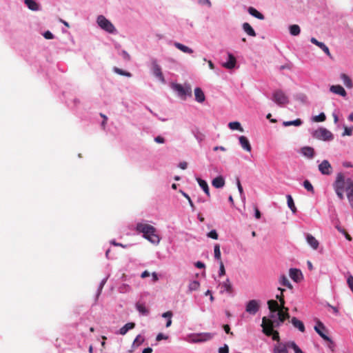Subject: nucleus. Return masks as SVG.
I'll list each match as a JSON object with an SVG mask.
<instances>
[{
  "mask_svg": "<svg viewBox=\"0 0 353 353\" xmlns=\"http://www.w3.org/2000/svg\"><path fill=\"white\" fill-rule=\"evenodd\" d=\"M347 285H348L349 288H350V290L353 292V276L350 275L347 277Z\"/></svg>",
  "mask_w": 353,
  "mask_h": 353,
  "instance_id": "8fccbe9b",
  "label": "nucleus"
},
{
  "mask_svg": "<svg viewBox=\"0 0 353 353\" xmlns=\"http://www.w3.org/2000/svg\"><path fill=\"white\" fill-rule=\"evenodd\" d=\"M237 187H238V190L239 191L240 194L241 196L243 195V190L242 185L241 184V182L239 179L237 180Z\"/></svg>",
  "mask_w": 353,
  "mask_h": 353,
  "instance_id": "e2e57ef3",
  "label": "nucleus"
},
{
  "mask_svg": "<svg viewBox=\"0 0 353 353\" xmlns=\"http://www.w3.org/2000/svg\"><path fill=\"white\" fill-rule=\"evenodd\" d=\"M130 286L125 284H123L122 286L119 288V290L121 292H126L130 290Z\"/></svg>",
  "mask_w": 353,
  "mask_h": 353,
  "instance_id": "13d9d810",
  "label": "nucleus"
},
{
  "mask_svg": "<svg viewBox=\"0 0 353 353\" xmlns=\"http://www.w3.org/2000/svg\"><path fill=\"white\" fill-rule=\"evenodd\" d=\"M114 70L119 74L126 76V77H131V74L128 72L123 71L121 69H119L118 68H114Z\"/></svg>",
  "mask_w": 353,
  "mask_h": 353,
  "instance_id": "09e8293b",
  "label": "nucleus"
},
{
  "mask_svg": "<svg viewBox=\"0 0 353 353\" xmlns=\"http://www.w3.org/2000/svg\"><path fill=\"white\" fill-rule=\"evenodd\" d=\"M243 30L249 35L251 37H255L256 32L252 28V27L250 25V23L245 22L243 23L242 26Z\"/></svg>",
  "mask_w": 353,
  "mask_h": 353,
  "instance_id": "393cba45",
  "label": "nucleus"
},
{
  "mask_svg": "<svg viewBox=\"0 0 353 353\" xmlns=\"http://www.w3.org/2000/svg\"><path fill=\"white\" fill-rule=\"evenodd\" d=\"M144 342V338L139 334L133 341L132 347L137 348Z\"/></svg>",
  "mask_w": 353,
  "mask_h": 353,
  "instance_id": "58836bf2",
  "label": "nucleus"
},
{
  "mask_svg": "<svg viewBox=\"0 0 353 353\" xmlns=\"http://www.w3.org/2000/svg\"><path fill=\"white\" fill-rule=\"evenodd\" d=\"M279 301V303H280V305H279L280 309L287 308L286 307H285V300H284V298H281V299Z\"/></svg>",
  "mask_w": 353,
  "mask_h": 353,
  "instance_id": "338daca9",
  "label": "nucleus"
},
{
  "mask_svg": "<svg viewBox=\"0 0 353 353\" xmlns=\"http://www.w3.org/2000/svg\"><path fill=\"white\" fill-rule=\"evenodd\" d=\"M314 330L321 336L325 341L330 342L333 344L332 340L327 335L328 331L323 323L318 320L316 324L314 326Z\"/></svg>",
  "mask_w": 353,
  "mask_h": 353,
  "instance_id": "423d86ee",
  "label": "nucleus"
},
{
  "mask_svg": "<svg viewBox=\"0 0 353 353\" xmlns=\"http://www.w3.org/2000/svg\"><path fill=\"white\" fill-rule=\"evenodd\" d=\"M152 72H153V74L156 77H157L159 79V81H161L162 83H165V79H164L163 74L161 72V68L158 65V63L156 61H154L152 62Z\"/></svg>",
  "mask_w": 353,
  "mask_h": 353,
  "instance_id": "ddd939ff",
  "label": "nucleus"
},
{
  "mask_svg": "<svg viewBox=\"0 0 353 353\" xmlns=\"http://www.w3.org/2000/svg\"><path fill=\"white\" fill-rule=\"evenodd\" d=\"M290 278L295 282H299L303 279V274L300 270L291 268L289 271Z\"/></svg>",
  "mask_w": 353,
  "mask_h": 353,
  "instance_id": "4468645a",
  "label": "nucleus"
},
{
  "mask_svg": "<svg viewBox=\"0 0 353 353\" xmlns=\"http://www.w3.org/2000/svg\"><path fill=\"white\" fill-rule=\"evenodd\" d=\"M288 206L292 210L293 213L296 212V208L294 205V200L291 195H287Z\"/></svg>",
  "mask_w": 353,
  "mask_h": 353,
  "instance_id": "f704fd0d",
  "label": "nucleus"
},
{
  "mask_svg": "<svg viewBox=\"0 0 353 353\" xmlns=\"http://www.w3.org/2000/svg\"><path fill=\"white\" fill-rule=\"evenodd\" d=\"M239 139L241 147L245 150L250 152L252 150V147L248 138L245 136H241Z\"/></svg>",
  "mask_w": 353,
  "mask_h": 353,
  "instance_id": "a211bd4d",
  "label": "nucleus"
},
{
  "mask_svg": "<svg viewBox=\"0 0 353 353\" xmlns=\"http://www.w3.org/2000/svg\"><path fill=\"white\" fill-rule=\"evenodd\" d=\"M248 12L253 17L259 19H261V20H263L264 19V16L263 14H261V12H259L258 10H256L253 7H249L248 9Z\"/></svg>",
  "mask_w": 353,
  "mask_h": 353,
  "instance_id": "bb28decb",
  "label": "nucleus"
},
{
  "mask_svg": "<svg viewBox=\"0 0 353 353\" xmlns=\"http://www.w3.org/2000/svg\"><path fill=\"white\" fill-rule=\"evenodd\" d=\"M341 79L343 81L344 85L348 88H352L353 85L350 78L345 74L343 73L341 74Z\"/></svg>",
  "mask_w": 353,
  "mask_h": 353,
  "instance_id": "473e14b6",
  "label": "nucleus"
},
{
  "mask_svg": "<svg viewBox=\"0 0 353 353\" xmlns=\"http://www.w3.org/2000/svg\"><path fill=\"white\" fill-rule=\"evenodd\" d=\"M312 119L314 122H323L325 121L326 117L323 112H321L319 115L314 117Z\"/></svg>",
  "mask_w": 353,
  "mask_h": 353,
  "instance_id": "79ce46f5",
  "label": "nucleus"
},
{
  "mask_svg": "<svg viewBox=\"0 0 353 353\" xmlns=\"http://www.w3.org/2000/svg\"><path fill=\"white\" fill-rule=\"evenodd\" d=\"M288 310V308H285L280 309L278 311L279 320L281 323H283L286 319H288L290 318Z\"/></svg>",
  "mask_w": 353,
  "mask_h": 353,
  "instance_id": "4be33fe9",
  "label": "nucleus"
},
{
  "mask_svg": "<svg viewBox=\"0 0 353 353\" xmlns=\"http://www.w3.org/2000/svg\"><path fill=\"white\" fill-rule=\"evenodd\" d=\"M208 236L209 238L213 239H218V234L216 230H211L208 234Z\"/></svg>",
  "mask_w": 353,
  "mask_h": 353,
  "instance_id": "3c124183",
  "label": "nucleus"
},
{
  "mask_svg": "<svg viewBox=\"0 0 353 353\" xmlns=\"http://www.w3.org/2000/svg\"><path fill=\"white\" fill-rule=\"evenodd\" d=\"M352 130H353V128H347V127H345L344 128V132L343 133V136H351L352 134Z\"/></svg>",
  "mask_w": 353,
  "mask_h": 353,
  "instance_id": "603ef678",
  "label": "nucleus"
},
{
  "mask_svg": "<svg viewBox=\"0 0 353 353\" xmlns=\"http://www.w3.org/2000/svg\"><path fill=\"white\" fill-rule=\"evenodd\" d=\"M212 185L216 188H221L225 185V180L223 176H219L212 181Z\"/></svg>",
  "mask_w": 353,
  "mask_h": 353,
  "instance_id": "b1692460",
  "label": "nucleus"
},
{
  "mask_svg": "<svg viewBox=\"0 0 353 353\" xmlns=\"http://www.w3.org/2000/svg\"><path fill=\"white\" fill-rule=\"evenodd\" d=\"M336 192V194H337L338 197L341 199V200H343V198H344V196H343V190H335Z\"/></svg>",
  "mask_w": 353,
  "mask_h": 353,
  "instance_id": "0e129e2a",
  "label": "nucleus"
},
{
  "mask_svg": "<svg viewBox=\"0 0 353 353\" xmlns=\"http://www.w3.org/2000/svg\"><path fill=\"white\" fill-rule=\"evenodd\" d=\"M162 316L164 317V318H167V319L172 318V312L171 311H168L166 312H164L162 314Z\"/></svg>",
  "mask_w": 353,
  "mask_h": 353,
  "instance_id": "69168bd1",
  "label": "nucleus"
},
{
  "mask_svg": "<svg viewBox=\"0 0 353 353\" xmlns=\"http://www.w3.org/2000/svg\"><path fill=\"white\" fill-rule=\"evenodd\" d=\"M303 186L304 188L308 191V192H310L312 193H314V188L312 185V183L308 181V180H305L303 182Z\"/></svg>",
  "mask_w": 353,
  "mask_h": 353,
  "instance_id": "37998d69",
  "label": "nucleus"
},
{
  "mask_svg": "<svg viewBox=\"0 0 353 353\" xmlns=\"http://www.w3.org/2000/svg\"><path fill=\"white\" fill-rule=\"evenodd\" d=\"M330 90L332 92L339 94L342 97H345L347 94L345 89L340 85H332Z\"/></svg>",
  "mask_w": 353,
  "mask_h": 353,
  "instance_id": "6ab92c4d",
  "label": "nucleus"
},
{
  "mask_svg": "<svg viewBox=\"0 0 353 353\" xmlns=\"http://www.w3.org/2000/svg\"><path fill=\"white\" fill-rule=\"evenodd\" d=\"M134 327V323H128L120 329L119 333L121 335H125L128 330L133 329Z\"/></svg>",
  "mask_w": 353,
  "mask_h": 353,
  "instance_id": "2f4dec72",
  "label": "nucleus"
},
{
  "mask_svg": "<svg viewBox=\"0 0 353 353\" xmlns=\"http://www.w3.org/2000/svg\"><path fill=\"white\" fill-rule=\"evenodd\" d=\"M259 303L256 300L249 301L246 305L245 310L250 314H255L259 310Z\"/></svg>",
  "mask_w": 353,
  "mask_h": 353,
  "instance_id": "9b49d317",
  "label": "nucleus"
},
{
  "mask_svg": "<svg viewBox=\"0 0 353 353\" xmlns=\"http://www.w3.org/2000/svg\"><path fill=\"white\" fill-rule=\"evenodd\" d=\"M223 327L224 331L227 334L233 335V332L230 331V327L229 325H228V324L223 325Z\"/></svg>",
  "mask_w": 353,
  "mask_h": 353,
  "instance_id": "bf43d9fd",
  "label": "nucleus"
},
{
  "mask_svg": "<svg viewBox=\"0 0 353 353\" xmlns=\"http://www.w3.org/2000/svg\"><path fill=\"white\" fill-rule=\"evenodd\" d=\"M261 327H263V332L268 336H270L274 332L272 321L265 316L262 319Z\"/></svg>",
  "mask_w": 353,
  "mask_h": 353,
  "instance_id": "6e6552de",
  "label": "nucleus"
},
{
  "mask_svg": "<svg viewBox=\"0 0 353 353\" xmlns=\"http://www.w3.org/2000/svg\"><path fill=\"white\" fill-rule=\"evenodd\" d=\"M180 192L182 194V195H183L185 199H187L188 202H189V204H190V207H191V208H192V211H194V210H195V206H194V203H193L192 201L191 200L190 197L189 196V195H188L187 193H185V192H184L183 191H182V190H180Z\"/></svg>",
  "mask_w": 353,
  "mask_h": 353,
  "instance_id": "a18cd8bd",
  "label": "nucleus"
},
{
  "mask_svg": "<svg viewBox=\"0 0 353 353\" xmlns=\"http://www.w3.org/2000/svg\"><path fill=\"white\" fill-rule=\"evenodd\" d=\"M136 308L142 315H148L149 314V310L146 308L143 303L139 302L137 303Z\"/></svg>",
  "mask_w": 353,
  "mask_h": 353,
  "instance_id": "7c9ffc66",
  "label": "nucleus"
},
{
  "mask_svg": "<svg viewBox=\"0 0 353 353\" xmlns=\"http://www.w3.org/2000/svg\"><path fill=\"white\" fill-rule=\"evenodd\" d=\"M338 230H339L341 232H342V233H343V234H345V238H346L348 241H352V237H351V236H350V234H348V233H347L345 230H341V229H339V228H338Z\"/></svg>",
  "mask_w": 353,
  "mask_h": 353,
  "instance_id": "052dcab7",
  "label": "nucleus"
},
{
  "mask_svg": "<svg viewBox=\"0 0 353 353\" xmlns=\"http://www.w3.org/2000/svg\"><path fill=\"white\" fill-rule=\"evenodd\" d=\"M254 212H255V214H254L255 218L256 219H259L261 218V214L259 208H257L256 205H255L254 207Z\"/></svg>",
  "mask_w": 353,
  "mask_h": 353,
  "instance_id": "4d7b16f0",
  "label": "nucleus"
},
{
  "mask_svg": "<svg viewBox=\"0 0 353 353\" xmlns=\"http://www.w3.org/2000/svg\"><path fill=\"white\" fill-rule=\"evenodd\" d=\"M197 182H198L199 185H200V187L203 189L204 192L208 196H210V194L209 187H208V185L207 182L205 181L200 179V178L197 179Z\"/></svg>",
  "mask_w": 353,
  "mask_h": 353,
  "instance_id": "c85d7f7f",
  "label": "nucleus"
},
{
  "mask_svg": "<svg viewBox=\"0 0 353 353\" xmlns=\"http://www.w3.org/2000/svg\"><path fill=\"white\" fill-rule=\"evenodd\" d=\"M229 347L227 345H224L223 347H221L219 349V353H228Z\"/></svg>",
  "mask_w": 353,
  "mask_h": 353,
  "instance_id": "6e6d98bb",
  "label": "nucleus"
},
{
  "mask_svg": "<svg viewBox=\"0 0 353 353\" xmlns=\"http://www.w3.org/2000/svg\"><path fill=\"white\" fill-rule=\"evenodd\" d=\"M168 339V336H164L162 333H159L157 336V341H159L162 339Z\"/></svg>",
  "mask_w": 353,
  "mask_h": 353,
  "instance_id": "774afa93",
  "label": "nucleus"
},
{
  "mask_svg": "<svg viewBox=\"0 0 353 353\" xmlns=\"http://www.w3.org/2000/svg\"><path fill=\"white\" fill-rule=\"evenodd\" d=\"M306 240H307V243L314 249V250H316L318 248H319V241L316 239V238L314 236H313L312 234H307L306 235Z\"/></svg>",
  "mask_w": 353,
  "mask_h": 353,
  "instance_id": "aec40b11",
  "label": "nucleus"
},
{
  "mask_svg": "<svg viewBox=\"0 0 353 353\" xmlns=\"http://www.w3.org/2000/svg\"><path fill=\"white\" fill-rule=\"evenodd\" d=\"M272 100L279 106H284L289 103L288 97L281 90L273 92Z\"/></svg>",
  "mask_w": 353,
  "mask_h": 353,
  "instance_id": "39448f33",
  "label": "nucleus"
},
{
  "mask_svg": "<svg viewBox=\"0 0 353 353\" xmlns=\"http://www.w3.org/2000/svg\"><path fill=\"white\" fill-rule=\"evenodd\" d=\"M283 124L284 126H290V125L299 126L302 124V121L300 119H297L294 121H284Z\"/></svg>",
  "mask_w": 353,
  "mask_h": 353,
  "instance_id": "ea45409f",
  "label": "nucleus"
},
{
  "mask_svg": "<svg viewBox=\"0 0 353 353\" xmlns=\"http://www.w3.org/2000/svg\"><path fill=\"white\" fill-rule=\"evenodd\" d=\"M154 141L158 143H163L165 142L164 138L161 136L155 137Z\"/></svg>",
  "mask_w": 353,
  "mask_h": 353,
  "instance_id": "680f3d73",
  "label": "nucleus"
},
{
  "mask_svg": "<svg viewBox=\"0 0 353 353\" xmlns=\"http://www.w3.org/2000/svg\"><path fill=\"white\" fill-rule=\"evenodd\" d=\"M319 170L322 174L330 175L332 172L331 164L327 160H323L319 165Z\"/></svg>",
  "mask_w": 353,
  "mask_h": 353,
  "instance_id": "f8f14e48",
  "label": "nucleus"
},
{
  "mask_svg": "<svg viewBox=\"0 0 353 353\" xmlns=\"http://www.w3.org/2000/svg\"><path fill=\"white\" fill-rule=\"evenodd\" d=\"M174 46L177 49H179L181 51H182L183 52L188 53V54L193 53V50L192 49L190 48L189 47H188L186 46L183 45L182 43L176 42V43H174Z\"/></svg>",
  "mask_w": 353,
  "mask_h": 353,
  "instance_id": "cd10ccee",
  "label": "nucleus"
},
{
  "mask_svg": "<svg viewBox=\"0 0 353 353\" xmlns=\"http://www.w3.org/2000/svg\"><path fill=\"white\" fill-rule=\"evenodd\" d=\"M228 126L232 130H237L241 132L243 131V129L242 128L241 123L238 121L230 122L229 123Z\"/></svg>",
  "mask_w": 353,
  "mask_h": 353,
  "instance_id": "e433bc0d",
  "label": "nucleus"
},
{
  "mask_svg": "<svg viewBox=\"0 0 353 353\" xmlns=\"http://www.w3.org/2000/svg\"><path fill=\"white\" fill-rule=\"evenodd\" d=\"M200 283L197 281H193L190 283L188 288L190 291H195L199 288Z\"/></svg>",
  "mask_w": 353,
  "mask_h": 353,
  "instance_id": "a19ab883",
  "label": "nucleus"
},
{
  "mask_svg": "<svg viewBox=\"0 0 353 353\" xmlns=\"http://www.w3.org/2000/svg\"><path fill=\"white\" fill-rule=\"evenodd\" d=\"M270 336H272V340L276 341L277 343H283L280 341L279 333L276 330H274Z\"/></svg>",
  "mask_w": 353,
  "mask_h": 353,
  "instance_id": "de8ad7c7",
  "label": "nucleus"
},
{
  "mask_svg": "<svg viewBox=\"0 0 353 353\" xmlns=\"http://www.w3.org/2000/svg\"><path fill=\"white\" fill-rule=\"evenodd\" d=\"M221 288H223L225 291H226L228 293H232V286L228 279H226V281L221 284Z\"/></svg>",
  "mask_w": 353,
  "mask_h": 353,
  "instance_id": "c9c22d12",
  "label": "nucleus"
},
{
  "mask_svg": "<svg viewBox=\"0 0 353 353\" xmlns=\"http://www.w3.org/2000/svg\"><path fill=\"white\" fill-rule=\"evenodd\" d=\"M268 308L272 312H278L280 310L279 305L276 301L270 300L268 301Z\"/></svg>",
  "mask_w": 353,
  "mask_h": 353,
  "instance_id": "a878e982",
  "label": "nucleus"
},
{
  "mask_svg": "<svg viewBox=\"0 0 353 353\" xmlns=\"http://www.w3.org/2000/svg\"><path fill=\"white\" fill-rule=\"evenodd\" d=\"M214 336V334L210 332H202L192 336V341L194 343H202L210 341Z\"/></svg>",
  "mask_w": 353,
  "mask_h": 353,
  "instance_id": "1a4fd4ad",
  "label": "nucleus"
},
{
  "mask_svg": "<svg viewBox=\"0 0 353 353\" xmlns=\"http://www.w3.org/2000/svg\"><path fill=\"white\" fill-rule=\"evenodd\" d=\"M345 185V177L343 173H338L336 181L333 184L334 190H343Z\"/></svg>",
  "mask_w": 353,
  "mask_h": 353,
  "instance_id": "9d476101",
  "label": "nucleus"
},
{
  "mask_svg": "<svg viewBox=\"0 0 353 353\" xmlns=\"http://www.w3.org/2000/svg\"><path fill=\"white\" fill-rule=\"evenodd\" d=\"M136 230L139 233H142L143 236L153 244H159L161 238L157 234V229L148 223H139L137 224Z\"/></svg>",
  "mask_w": 353,
  "mask_h": 353,
  "instance_id": "f257e3e1",
  "label": "nucleus"
},
{
  "mask_svg": "<svg viewBox=\"0 0 353 353\" xmlns=\"http://www.w3.org/2000/svg\"><path fill=\"white\" fill-rule=\"evenodd\" d=\"M98 26L108 33L113 34L116 32L114 26L104 16L99 15L97 20Z\"/></svg>",
  "mask_w": 353,
  "mask_h": 353,
  "instance_id": "7ed1b4c3",
  "label": "nucleus"
},
{
  "mask_svg": "<svg viewBox=\"0 0 353 353\" xmlns=\"http://www.w3.org/2000/svg\"><path fill=\"white\" fill-rule=\"evenodd\" d=\"M291 323L293 325V326L297 328L300 332H305V328L303 323L301 321L299 320L297 318L292 317L291 319Z\"/></svg>",
  "mask_w": 353,
  "mask_h": 353,
  "instance_id": "412c9836",
  "label": "nucleus"
},
{
  "mask_svg": "<svg viewBox=\"0 0 353 353\" xmlns=\"http://www.w3.org/2000/svg\"><path fill=\"white\" fill-rule=\"evenodd\" d=\"M289 29L290 34L293 36H297L300 34L301 29L298 25H292L290 26Z\"/></svg>",
  "mask_w": 353,
  "mask_h": 353,
  "instance_id": "4c0bfd02",
  "label": "nucleus"
},
{
  "mask_svg": "<svg viewBox=\"0 0 353 353\" xmlns=\"http://www.w3.org/2000/svg\"><path fill=\"white\" fill-rule=\"evenodd\" d=\"M236 63V58L232 54H228V61L223 63V66L227 69H232L235 67Z\"/></svg>",
  "mask_w": 353,
  "mask_h": 353,
  "instance_id": "dca6fc26",
  "label": "nucleus"
},
{
  "mask_svg": "<svg viewBox=\"0 0 353 353\" xmlns=\"http://www.w3.org/2000/svg\"><path fill=\"white\" fill-rule=\"evenodd\" d=\"M347 183V197L352 208L353 209V182H352L350 180H348Z\"/></svg>",
  "mask_w": 353,
  "mask_h": 353,
  "instance_id": "2eb2a0df",
  "label": "nucleus"
},
{
  "mask_svg": "<svg viewBox=\"0 0 353 353\" xmlns=\"http://www.w3.org/2000/svg\"><path fill=\"white\" fill-rule=\"evenodd\" d=\"M194 96L196 101L199 103H203L205 99V94L200 88L194 89Z\"/></svg>",
  "mask_w": 353,
  "mask_h": 353,
  "instance_id": "5701e85b",
  "label": "nucleus"
},
{
  "mask_svg": "<svg viewBox=\"0 0 353 353\" xmlns=\"http://www.w3.org/2000/svg\"><path fill=\"white\" fill-rule=\"evenodd\" d=\"M279 282H280V284L282 285L283 286L287 287L290 289L292 288V284L289 281L288 277L284 274H283L280 276Z\"/></svg>",
  "mask_w": 353,
  "mask_h": 353,
  "instance_id": "72a5a7b5",
  "label": "nucleus"
},
{
  "mask_svg": "<svg viewBox=\"0 0 353 353\" xmlns=\"http://www.w3.org/2000/svg\"><path fill=\"white\" fill-rule=\"evenodd\" d=\"M43 37L46 39H52L54 38L53 34L51 32L48 31V30L44 32Z\"/></svg>",
  "mask_w": 353,
  "mask_h": 353,
  "instance_id": "5fc2aeb1",
  "label": "nucleus"
},
{
  "mask_svg": "<svg viewBox=\"0 0 353 353\" xmlns=\"http://www.w3.org/2000/svg\"><path fill=\"white\" fill-rule=\"evenodd\" d=\"M328 57H330V58H332V54L330 52V50L328 48V47L327 46L325 45V43H323V42L321 43V44H319V46Z\"/></svg>",
  "mask_w": 353,
  "mask_h": 353,
  "instance_id": "49530a36",
  "label": "nucleus"
},
{
  "mask_svg": "<svg viewBox=\"0 0 353 353\" xmlns=\"http://www.w3.org/2000/svg\"><path fill=\"white\" fill-rule=\"evenodd\" d=\"M24 2L28 8L31 10L37 11L39 9L38 3L34 0H25Z\"/></svg>",
  "mask_w": 353,
  "mask_h": 353,
  "instance_id": "c756f323",
  "label": "nucleus"
},
{
  "mask_svg": "<svg viewBox=\"0 0 353 353\" xmlns=\"http://www.w3.org/2000/svg\"><path fill=\"white\" fill-rule=\"evenodd\" d=\"M214 257L221 261V251H220V245L219 244H216L214 245Z\"/></svg>",
  "mask_w": 353,
  "mask_h": 353,
  "instance_id": "c03bdc74",
  "label": "nucleus"
},
{
  "mask_svg": "<svg viewBox=\"0 0 353 353\" xmlns=\"http://www.w3.org/2000/svg\"><path fill=\"white\" fill-rule=\"evenodd\" d=\"M301 154L309 158L312 159L314 156V150L313 148L310 146H305L301 149Z\"/></svg>",
  "mask_w": 353,
  "mask_h": 353,
  "instance_id": "f3484780",
  "label": "nucleus"
},
{
  "mask_svg": "<svg viewBox=\"0 0 353 353\" xmlns=\"http://www.w3.org/2000/svg\"><path fill=\"white\" fill-rule=\"evenodd\" d=\"M288 347L292 348L295 353H304L294 341L275 344L273 347V353H288Z\"/></svg>",
  "mask_w": 353,
  "mask_h": 353,
  "instance_id": "f03ea898",
  "label": "nucleus"
},
{
  "mask_svg": "<svg viewBox=\"0 0 353 353\" xmlns=\"http://www.w3.org/2000/svg\"><path fill=\"white\" fill-rule=\"evenodd\" d=\"M312 136L314 138L325 141H331L334 139L332 133L324 128H320L315 130Z\"/></svg>",
  "mask_w": 353,
  "mask_h": 353,
  "instance_id": "20e7f679",
  "label": "nucleus"
},
{
  "mask_svg": "<svg viewBox=\"0 0 353 353\" xmlns=\"http://www.w3.org/2000/svg\"><path fill=\"white\" fill-rule=\"evenodd\" d=\"M219 265H220L219 276H221L225 275V270L224 265H223V263L222 261H220Z\"/></svg>",
  "mask_w": 353,
  "mask_h": 353,
  "instance_id": "864d4df0",
  "label": "nucleus"
},
{
  "mask_svg": "<svg viewBox=\"0 0 353 353\" xmlns=\"http://www.w3.org/2000/svg\"><path fill=\"white\" fill-rule=\"evenodd\" d=\"M173 89L176 91L179 95L183 98H185L186 96L192 95V88L190 85H182L181 84H174L172 86Z\"/></svg>",
  "mask_w": 353,
  "mask_h": 353,
  "instance_id": "0eeeda50",
  "label": "nucleus"
}]
</instances>
